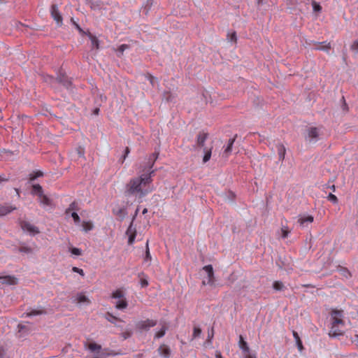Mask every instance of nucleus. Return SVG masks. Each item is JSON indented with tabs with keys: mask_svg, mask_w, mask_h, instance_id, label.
Listing matches in <instances>:
<instances>
[{
	"mask_svg": "<svg viewBox=\"0 0 358 358\" xmlns=\"http://www.w3.org/2000/svg\"><path fill=\"white\" fill-rule=\"evenodd\" d=\"M155 170L148 171L147 173H143L138 177L131 178L125 187L127 196H134L142 201L143 197L154 191L152 185V176Z\"/></svg>",
	"mask_w": 358,
	"mask_h": 358,
	"instance_id": "f257e3e1",
	"label": "nucleus"
},
{
	"mask_svg": "<svg viewBox=\"0 0 358 358\" xmlns=\"http://www.w3.org/2000/svg\"><path fill=\"white\" fill-rule=\"evenodd\" d=\"M322 127H310L307 128L305 140L310 143H315L320 139Z\"/></svg>",
	"mask_w": 358,
	"mask_h": 358,
	"instance_id": "f03ea898",
	"label": "nucleus"
},
{
	"mask_svg": "<svg viewBox=\"0 0 358 358\" xmlns=\"http://www.w3.org/2000/svg\"><path fill=\"white\" fill-rule=\"evenodd\" d=\"M79 211V207L77 202H72L68 208L65 210V215L67 217H71L73 220L76 223L80 222V217L78 215V212Z\"/></svg>",
	"mask_w": 358,
	"mask_h": 358,
	"instance_id": "7ed1b4c3",
	"label": "nucleus"
},
{
	"mask_svg": "<svg viewBox=\"0 0 358 358\" xmlns=\"http://www.w3.org/2000/svg\"><path fill=\"white\" fill-rule=\"evenodd\" d=\"M203 285H213L214 283V272L212 265H207L203 267Z\"/></svg>",
	"mask_w": 358,
	"mask_h": 358,
	"instance_id": "20e7f679",
	"label": "nucleus"
},
{
	"mask_svg": "<svg viewBox=\"0 0 358 358\" xmlns=\"http://www.w3.org/2000/svg\"><path fill=\"white\" fill-rule=\"evenodd\" d=\"M331 325L344 326V321L342 320L343 311L338 310H333L331 313Z\"/></svg>",
	"mask_w": 358,
	"mask_h": 358,
	"instance_id": "39448f33",
	"label": "nucleus"
},
{
	"mask_svg": "<svg viewBox=\"0 0 358 358\" xmlns=\"http://www.w3.org/2000/svg\"><path fill=\"white\" fill-rule=\"evenodd\" d=\"M50 14L52 17L57 22V25L61 27L63 24V18L56 4H52L51 6Z\"/></svg>",
	"mask_w": 358,
	"mask_h": 358,
	"instance_id": "423d86ee",
	"label": "nucleus"
},
{
	"mask_svg": "<svg viewBox=\"0 0 358 358\" xmlns=\"http://www.w3.org/2000/svg\"><path fill=\"white\" fill-rule=\"evenodd\" d=\"M87 348L92 352L95 353L94 358H105L106 356L103 353L101 352L102 349L101 345L96 343H90L87 345Z\"/></svg>",
	"mask_w": 358,
	"mask_h": 358,
	"instance_id": "0eeeda50",
	"label": "nucleus"
},
{
	"mask_svg": "<svg viewBox=\"0 0 358 358\" xmlns=\"http://www.w3.org/2000/svg\"><path fill=\"white\" fill-rule=\"evenodd\" d=\"M306 44L310 45H314L315 47L314 48L315 50H323L328 52L331 48V45L329 43L327 42H316L314 41H310V42L306 41Z\"/></svg>",
	"mask_w": 358,
	"mask_h": 358,
	"instance_id": "6e6552de",
	"label": "nucleus"
},
{
	"mask_svg": "<svg viewBox=\"0 0 358 358\" xmlns=\"http://www.w3.org/2000/svg\"><path fill=\"white\" fill-rule=\"evenodd\" d=\"M126 234L128 236V244L132 245L135 241L136 235V225H129Z\"/></svg>",
	"mask_w": 358,
	"mask_h": 358,
	"instance_id": "1a4fd4ad",
	"label": "nucleus"
},
{
	"mask_svg": "<svg viewBox=\"0 0 358 358\" xmlns=\"http://www.w3.org/2000/svg\"><path fill=\"white\" fill-rule=\"evenodd\" d=\"M157 324V322L152 320H147L138 322V327L141 330L148 331L150 328L155 327Z\"/></svg>",
	"mask_w": 358,
	"mask_h": 358,
	"instance_id": "9d476101",
	"label": "nucleus"
},
{
	"mask_svg": "<svg viewBox=\"0 0 358 358\" xmlns=\"http://www.w3.org/2000/svg\"><path fill=\"white\" fill-rule=\"evenodd\" d=\"M21 227L22 231L30 236H35L40 233L39 229L35 225H21Z\"/></svg>",
	"mask_w": 358,
	"mask_h": 358,
	"instance_id": "9b49d317",
	"label": "nucleus"
},
{
	"mask_svg": "<svg viewBox=\"0 0 358 358\" xmlns=\"http://www.w3.org/2000/svg\"><path fill=\"white\" fill-rule=\"evenodd\" d=\"M45 314H47V311L42 308H29L27 313H24V315H25L26 317H34Z\"/></svg>",
	"mask_w": 358,
	"mask_h": 358,
	"instance_id": "f8f14e48",
	"label": "nucleus"
},
{
	"mask_svg": "<svg viewBox=\"0 0 358 358\" xmlns=\"http://www.w3.org/2000/svg\"><path fill=\"white\" fill-rule=\"evenodd\" d=\"M343 326L331 325L329 335L330 337H337L343 334Z\"/></svg>",
	"mask_w": 358,
	"mask_h": 358,
	"instance_id": "ddd939ff",
	"label": "nucleus"
},
{
	"mask_svg": "<svg viewBox=\"0 0 358 358\" xmlns=\"http://www.w3.org/2000/svg\"><path fill=\"white\" fill-rule=\"evenodd\" d=\"M157 351L159 355L164 358H169L171 356V350L170 348L165 344L161 345L157 349Z\"/></svg>",
	"mask_w": 358,
	"mask_h": 358,
	"instance_id": "4468645a",
	"label": "nucleus"
},
{
	"mask_svg": "<svg viewBox=\"0 0 358 358\" xmlns=\"http://www.w3.org/2000/svg\"><path fill=\"white\" fill-rule=\"evenodd\" d=\"M0 283L14 285L17 283V279L12 275L0 276Z\"/></svg>",
	"mask_w": 358,
	"mask_h": 358,
	"instance_id": "2eb2a0df",
	"label": "nucleus"
},
{
	"mask_svg": "<svg viewBox=\"0 0 358 358\" xmlns=\"http://www.w3.org/2000/svg\"><path fill=\"white\" fill-rule=\"evenodd\" d=\"M276 148H277L279 160L283 161L285 159V154H286L285 147L282 143H278L276 145Z\"/></svg>",
	"mask_w": 358,
	"mask_h": 358,
	"instance_id": "dca6fc26",
	"label": "nucleus"
},
{
	"mask_svg": "<svg viewBox=\"0 0 358 358\" xmlns=\"http://www.w3.org/2000/svg\"><path fill=\"white\" fill-rule=\"evenodd\" d=\"M236 135L232 138H230L228 141V144L226 146V148H224V155H225L226 157H228L229 155L231 154V150H232V147H233V145L236 141Z\"/></svg>",
	"mask_w": 358,
	"mask_h": 358,
	"instance_id": "f3484780",
	"label": "nucleus"
},
{
	"mask_svg": "<svg viewBox=\"0 0 358 358\" xmlns=\"http://www.w3.org/2000/svg\"><path fill=\"white\" fill-rule=\"evenodd\" d=\"M208 135L207 133L203 131L199 132L197 136L196 144L200 147H203L204 145L205 141L208 138Z\"/></svg>",
	"mask_w": 358,
	"mask_h": 358,
	"instance_id": "a211bd4d",
	"label": "nucleus"
},
{
	"mask_svg": "<svg viewBox=\"0 0 358 358\" xmlns=\"http://www.w3.org/2000/svg\"><path fill=\"white\" fill-rule=\"evenodd\" d=\"M238 345L239 348L242 350L243 354L250 352V348L248 347L247 342L244 341L243 337L241 335L239 336Z\"/></svg>",
	"mask_w": 358,
	"mask_h": 358,
	"instance_id": "6ab92c4d",
	"label": "nucleus"
},
{
	"mask_svg": "<svg viewBox=\"0 0 358 358\" xmlns=\"http://www.w3.org/2000/svg\"><path fill=\"white\" fill-rule=\"evenodd\" d=\"M314 221V218L312 215H303L299 217L298 222L299 224H305L306 222H313Z\"/></svg>",
	"mask_w": 358,
	"mask_h": 358,
	"instance_id": "aec40b11",
	"label": "nucleus"
},
{
	"mask_svg": "<svg viewBox=\"0 0 358 358\" xmlns=\"http://www.w3.org/2000/svg\"><path fill=\"white\" fill-rule=\"evenodd\" d=\"M289 232L290 229L288 228L287 225H282V227L280 228V231H278V234L279 237L285 238L287 237Z\"/></svg>",
	"mask_w": 358,
	"mask_h": 358,
	"instance_id": "412c9836",
	"label": "nucleus"
},
{
	"mask_svg": "<svg viewBox=\"0 0 358 358\" xmlns=\"http://www.w3.org/2000/svg\"><path fill=\"white\" fill-rule=\"evenodd\" d=\"M38 200L40 203L43 206H49L51 205L50 199L43 193L38 196Z\"/></svg>",
	"mask_w": 358,
	"mask_h": 358,
	"instance_id": "4be33fe9",
	"label": "nucleus"
},
{
	"mask_svg": "<svg viewBox=\"0 0 358 358\" xmlns=\"http://www.w3.org/2000/svg\"><path fill=\"white\" fill-rule=\"evenodd\" d=\"M273 288L275 291L282 292L286 289V287L281 281H275L273 283Z\"/></svg>",
	"mask_w": 358,
	"mask_h": 358,
	"instance_id": "5701e85b",
	"label": "nucleus"
},
{
	"mask_svg": "<svg viewBox=\"0 0 358 358\" xmlns=\"http://www.w3.org/2000/svg\"><path fill=\"white\" fill-rule=\"evenodd\" d=\"M167 329H168V327L166 326V324H164L162 325L161 329L155 334V338H160L163 337L165 335Z\"/></svg>",
	"mask_w": 358,
	"mask_h": 358,
	"instance_id": "b1692460",
	"label": "nucleus"
},
{
	"mask_svg": "<svg viewBox=\"0 0 358 358\" xmlns=\"http://www.w3.org/2000/svg\"><path fill=\"white\" fill-rule=\"evenodd\" d=\"M31 193L38 196L40 194L43 193L42 187L38 184L34 185L32 186Z\"/></svg>",
	"mask_w": 358,
	"mask_h": 358,
	"instance_id": "393cba45",
	"label": "nucleus"
},
{
	"mask_svg": "<svg viewBox=\"0 0 358 358\" xmlns=\"http://www.w3.org/2000/svg\"><path fill=\"white\" fill-rule=\"evenodd\" d=\"M116 308L123 310L127 307V302L124 299H120L115 303Z\"/></svg>",
	"mask_w": 358,
	"mask_h": 358,
	"instance_id": "a878e982",
	"label": "nucleus"
},
{
	"mask_svg": "<svg viewBox=\"0 0 358 358\" xmlns=\"http://www.w3.org/2000/svg\"><path fill=\"white\" fill-rule=\"evenodd\" d=\"M90 39L92 42V45L93 48L96 49H99V42L97 38L95 36L92 35L91 34L89 35Z\"/></svg>",
	"mask_w": 358,
	"mask_h": 358,
	"instance_id": "bb28decb",
	"label": "nucleus"
},
{
	"mask_svg": "<svg viewBox=\"0 0 358 358\" xmlns=\"http://www.w3.org/2000/svg\"><path fill=\"white\" fill-rule=\"evenodd\" d=\"M158 155H159V153L155 152L150 156V158L149 159L150 169L148 171H151L152 166H154L155 161L158 158Z\"/></svg>",
	"mask_w": 358,
	"mask_h": 358,
	"instance_id": "cd10ccee",
	"label": "nucleus"
},
{
	"mask_svg": "<svg viewBox=\"0 0 358 358\" xmlns=\"http://www.w3.org/2000/svg\"><path fill=\"white\" fill-rule=\"evenodd\" d=\"M13 208L8 206H4L0 207V216L5 215L8 214V213L11 212Z\"/></svg>",
	"mask_w": 358,
	"mask_h": 358,
	"instance_id": "c85d7f7f",
	"label": "nucleus"
},
{
	"mask_svg": "<svg viewBox=\"0 0 358 358\" xmlns=\"http://www.w3.org/2000/svg\"><path fill=\"white\" fill-rule=\"evenodd\" d=\"M69 250L71 253L72 255H74L76 257L82 255V250L77 248L70 247L69 248Z\"/></svg>",
	"mask_w": 358,
	"mask_h": 358,
	"instance_id": "c756f323",
	"label": "nucleus"
},
{
	"mask_svg": "<svg viewBox=\"0 0 358 358\" xmlns=\"http://www.w3.org/2000/svg\"><path fill=\"white\" fill-rule=\"evenodd\" d=\"M145 77L150 81V83L152 86H155V83L157 82V78L154 77L152 74L148 73L145 75Z\"/></svg>",
	"mask_w": 358,
	"mask_h": 358,
	"instance_id": "7c9ffc66",
	"label": "nucleus"
},
{
	"mask_svg": "<svg viewBox=\"0 0 358 358\" xmlns=\"http://www.w3.org/2000/svg\"><path fill=\"white\" fill-rule=\"evenodd\" d=\"M124 297V294L122 291L118 289L114 292L112 294V298L113 299H122Z\"/></svg>",
	"mask_w": 358,
	"mask_h": 358,
	"instance_id": "2f4dec72",
	"label": "nucleus"
},
{
	"mask_svg": "<svg viewBox=\"0 0 358 358\" xmlns=\"http://www.w3.org/2000/svg\"><path fill=\"white\" fill-rule=\"evenodd\" d=\"M201 334V329L199 327H194L193 329L192 338L194 339L199 337Z\"/></svg>",
	"mask_w": 358,
	"mask_h": 358,
	"instance_id": "473e14b6",
	"label": "nucleus"
},
{
	"mask_svg": "<svg viewBox=\"0 0 358 358\" xmlns=\"http://www.w3.org/2000/svg\"><path fill=\"white\" fill-rule=\"evenodd\" d=\"M211 152H212V148H210L209 150H208L205 152V155L203 158V163H206L208 161H209V159H210V157H211Z\"/></svg>",
	"mask_w": 358,
	"mask_h": 358,
	"instance_id": "72a5a7b5",
	"label": "nucleus"
},
{
	"mask_svg": "<svg viewBox=\"0 0 358 358\" xmlns=\"http://www.w3.org/2000/svg\"><path fill=\"white\" fill-rule=\"evenodd\" d=\"M127 48H129V45L127 44H122V45H120L117 48V52H118L117 56L120 57L122 55H123L124 51Z\"/></svg>",
	"mask_w": 358,
	"mask_h": 358,
	"instance_id": "f704fd0d",
	"label": "nucleus"
},
{
	"mask_svg": "<svg viewBox=\"0 0 358 358\" xmlns=\"http://www.w3.org/2000/svg\"><path fill=\"white\" fill-rule=\"evenodd\" d=\"M77 301L79 303H84L85 302H88V299L84 294H78L77 296Z\"/></svg>",
	"mask_w": 358,
	"mask_h": 358,
	"instance_id": "c9c22d12",
	"label": "nucleus"
},
{
	"mask_svg": "<svg viewBox=\"0 0 358 358\" xmlns=\"http://www.w3.org/2000/svg\"><path fill=\"white\" fill-rule=\"evenodd\" d=\"M106 318L111 323H115V321L118 320L116 317L113 316L112 314L109 313H107Z\"/></svg>",
	"mask_w": 358,
	"mask_h": 358,
	"instance_id": "e433bc0d",
	"label": "nucleus"
},
{
	"mask_svg": "<svg viewBox=\"0 0 358 358\" xmlns=\"http://www.w3.org/2000/svg\"><path fill=\"white\" fill-rule=\"evenodd\" d=\"M327 199L332 202L333 203H338V199L337 197L333 194L332 193H330L328 196H327Z\"/></svg>",
	"mask_w": 358,
	"mask_h": 358,
	"instance_id": "4c0bfd02",
	"label": "nucleus"
},
{
	"mask_svg": "<svg viewBox=\"0 0 358 358\" xmlns=\"http://www.w3.org/2000/svg\"><path fill=\"white\" fill-rule=\"evenodd\" d=\"M312 5L315 12H320L322 10L321 6L315 1H313Z\"/></svg>",
	"mask_w": 358,
	"mask_h": 358,
	"instance_id": "58836bf2",
	"label": "nucleus"
},
{
	"mask_svg": "<svg viewBox=\"0 0 358 358\" xmlns=\"http://www.w3.org/2000/svg\"><path fill=\"white\" fill-rule=\"evenodd\" d=\"M42 176H43V173L41 171H37V172L34 173V174H31L29 179H30V180H34L38 177H41Z\"/></svg>",
	"mask_w": 358,
	"mask_h": 358,
	"instance_id": "ea45409f",
	"label": "nucleus"
},
{
	"mask_svg": "<svg viewBox=\"0 0 358 358\" xmlns=\"http://www.w3.org/2000/svg\"><path fill=\"white\" fill-rule=\"evenodd\" d=\"M19 251L21 252H24V253H31V249L29 247H27V246H21L20 248H19Z\"/></svg>",
	"mask_w": 358,
	"mask_h": 358,
	"instance_id": "a19ab883",
	"label": "nucleus"
},
{
	"mask_svg": "<svg viewBox=\"0 0 358 358\" xmlns=\"http://www.w3.org/2000/svg\"><path fill=\"white\" fill-rule=\"evenodd\" d=\"M93 228V225H81V230L85 233L89 232Z\"/></svg>",
	"mask_w": 358,
	"mask_h": 358,
	"instance_id": "79ce46f5",
	"label": "nucleus"
},
{
	"mask_svg": "<svg viewBox=\"0 0 358 358\" xmlns=\"http://www.w3.org/2000/svg\"><path fill=\"white\" fill-rule=\"evenodd\" d=\"M213 336H214L213 328H211L210 329H208V331L207 342L211 343V340L213 338Z\"/></svg>",
	"mask_w": 358,
	"mask_h": 358,
	"instance_id": "37998d69",
	"label": "nucleus"
},
{
	"mask_svg": "<svg viewBox=\"0 0 358 358\" xmlns=\"http://www.w3.org/2000/svg\"><path fill=\"white\" fill-rule=\"evenodd\" d=\"M351 49L353 51L358 52V40H356L353 42L351 45Z\"/></svg>",
	"mask_w": 358,
	"mask_h": 358,
	"instance_id": "c03bdc74",
	"label": "nucleus"
},
{
	"mask_svg": "<svg viewBox=\"0 0 358 358\" xmlns=\"http://www.w3.org/2000/svg\"><path fill=\"white\" fill-rule=\"evenodd\" d=\"M151 259L150 253L148 248V241L146 243V252H145V260H148Z\"/></svg>",
	"mask_w": 358,
	"mask_h": 358,
	"instance_id": "a18cd8bd",
	"label": "nucleus"
},
{
	"mask_svg": "<svg viewBox=\"0 0 358 358\" xmlns=\"http://www.w3.org/2000/svg\"><path fill=\"white\" fill-rule=\"evenodd\" d=\"M228 37H229V39L231 41L236 42L237 38H236V32H233V33H232V34H228Z\"/></svg>",
	"mask_w": 358,
	"mask_h": 358,
	"instance_id": "49530a36",
	"label": "nucleus"
},
{
	"mask_svg": "<svg viewBox=\"0 0 358 358\" xmlns=\"http://www.w3.org/2000/svg\"><path fill=\"white\" fill-rule=\"evenodd\" d=\"M59 81L60 83H62L64 86L66 87H69V86L71 85V82L69 80H63L62 78H59Z\"/></svg>",
	"mask_w": 358,
	"mask_h": 358,
	"instance_id": "de8ad7c7",
	"label": "nucleus"
},
{
	"mask_svg": "<svg viewBox=\"0 0 358 358\" xmlns=\"http://www.w3.org/2000/svg\"><path fill=\"white\" fill-rule=\"evenodd\" d=\"M73 271L74 272L78 273L81 275H84V272H83V269H81V268H79L78 267H73Z\"/></svg>",
	"mask_w": 358,
	"mask_h": 358,
	"instance_id": "09e8293b",
	"label": "nucleus"
},
{
	"mask_svg": "<svg viewBox=\"0 0 358 358\" xmlns=\"http://www.w3.org/2000/svg\"><path fill=\"white\" fill-rule=\"evenodd\" d=\"M141 285L142 287H147L148 285V282L146 279L141 278Z\"/></svg>",
	"mask_w": 358,
	"mask_h": 358,
	"instance_id": "8fccbe9b",
	"label": "nucleus"
},
{
	"mask_svg": "<svg viewBox=\"0 0 358 358\" xmlns=\"http://www.w3.org/2000/svg\"><path fill=\"white\" fill-rule=\"evenodd\" d=\"M296 345H297V348L299 349V351H301L303 350V344H302V341L300 340V341H296Z\"/></svg>",
	"mask_w": 358,
	"mask_h": 358,
	"instance_id": "3c124183",
	"label": "nucleus"
},
{
	"mask_svg": "<svg viewBox=\"0 0 358 358\" xmlns=\"http://www.w3.org/2000/svg\"><path fill=\"white\" fill-rule=\"evenodd\" d=\"M130 152V150L128 147H127L124 150V155L123 156V159H122V162H124V160L126 159V157H127V155H129Z\"/></svg>",
	"mask_w": 358,
	"mask_h": 358,
	"instance_id": "603ef678",
	"label": "nucleus"
},
{
	"mask_svg": "<svg viewBox=\"0 0 358 358\" xmlns=\"http://www.w3.org/2000/svg\"><path fill=\"white\" fill-rule=\"evenodd\" d=\"M244 355H245V358H257L256 356L254 355H252L250 353V352H248V353H244Z\"/></svg>",
	"mask_w": 358,
	"mask_h": 358,
	"instance_id": "864d4df0",
	"label": "nucleus"
},
{
	"mask_svg": "<svg viewBox=\"0 0 358 358\" xmlns=\"http://www.w3.org/2000/svg\"><path fill=\"white\" fill-rule=\"evenodd\" d=\"M293 336L294 337L295 341H298L301 340L299 336L298 335V334L296 331H293Z\"/></svg>",
	"mask_w": 358,
	"mask_h": 358,
	"instance_id": "5fc2aeb1",
	"label": "nucleus"
},
{
	"mask_svg": "<svg viewBox=\"0 0 358 358\" xmlns=\"http://www.w3.org/2000/svg\"><path fill=\"white\" fill-rule=\"evenodd\" d=\"M327 187L330 188L333 192L336 191V187L334 185H332L331 186H327Z\"/></svg>",
	"mask_w": 358,
	"mask_h": 358,
	"instance_id": "6e6d98bb",
	"label": "nucleus"
},
{
	"mask_svg": "<svg viewBox=\"0 0 358 358\" xmlns=\"http://www.w3.org/2000/svg\"><path fill=\"white\" fill-rule=\"evenodd\" d=\"M216 358H222L220 352H217L216 354Z\"/></svg>",
	"mask_w": 358,
	"mask_h": 358,
	"instance_id": "4d7b16f0",
	"label": "nucleus"
},
{
	"mask_svg": "<svg viewBox=\"0 0 358 358\" xmlns=\"http://www.w3.org/2000/svg\"><path fill=\"white\" fill-rule=\"evenodd\" d=\"M99 108H96L94 110V113L95 115H98L99 114Z\"/></svg>",
	"mask_w": 358,
	"mask_h": 358,
	"instance_id": "13d9d810",
	"label": "nucleus"
},
{
	"mask_svg": "<svg viewBox=\"0 0 358 358\" xmlns=\"http://www.w3.org/2000/svg\"><path fill=\"white\" fill-rule=\"evenodd\" d=\"M76 27L80 31H82V29L80 27V26L78 24H76Z\"/></svg>",
	"mask_w": 358,
	"mask_h": 358,
	"instance_id": "bf43d9fd",
	"label": "nucleus"
},
{
	"mask_svg": "<svg viewBox=\"0 0 358 358\" xmlns=\"http://www.w3.org/2000/svg\"><path fill=\"white\" fill-rule=\"evenodd\" d=\"M147 212H148V210H147V208H143L142 213L145 214Z\"/></svg>",
	"mask_w": 358,
	"mask_h": 358,
	"instance_id": "052dcab7",
	"label": "nucleus"
},
{
	"mask_svg": "<svg viewBox=\"0 0 358 358\" xmlns=\"http://www.w3.org/2000/svg\"><path fill=\"white\" fill-rule=\"evenodd\" d=\"M18 327L20 329H23L24 328V326L22 325V324H19L18 325Z\"/></svg>",
	"mask_w": 358,
	"mask_h": 358,
	"instance_id": "680f3d73",
	"label": "nucleus"
},
{
	"mask_svg": "<svg viewBox=\"0 0 358 358\" xmlns=\"http://www.w3.org/2000/svg\"><path fill=\"white\" fill-rule=\"evenodd\" d=\"M71 20L73 22V24L76 26V24L77 23L74 21L73 18H71Z\"/></svg>",
	"mask_w": 358,
	"mask_h": 358,
	"instance_id": "e2e57ef3",
	"label": "nucleus"
},
{
	"mask_svg": "<svg viewBox=\"0 0 358 358\" xmlns=\"http://www.w3.org/2000/svg\"><path fill=\"white\" fill-rule=\"evenodd\" d=\"M83 224H90V222H83Z\"/></svg>",
	"mask_w": 358,
	"mask_h": 358,
	"instance_id": "0e129e2a",
	"label": "nucleus"
},
{
	"mask_svg": "<svg viewBox=\"0 0 358 358\" xmlns=\"http://www.w3.org/2000/svg\"><path fill=\"white\" fill-rule=\"evenodd\" d=\"M139 208H136V213H137V212L138 211Z\"/></svg>",
	"mask_w": 358,
	"mask_h": 358,
	"instance_id": "69168bd1",
	"label": "nucleus"
},
{
	"mask_svg": "<svg viewBox=\"0 0 358 358\" xmlns=\"http://www.w3.org/2000/svg\"><path fill=\"white\" fill-rule=\"evenodd\" d=\"M357 337V340H358V335L356 336Z\"/></svg>",
	"mask_w": 358,
	"mask_h": 358,
	"instance_id": "338daca9",
	"label": "nucleus"
}]
</instances>
